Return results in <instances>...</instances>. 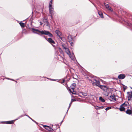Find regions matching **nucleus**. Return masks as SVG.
I'll return each mask as SVG.
<instances>
[{"label": "nucleus", "instance_id": "nucleus-1", "mask_svg": "<svg viewBox=\"0 0 132 132\" xmlns=\"http://www.w3.org/2000/svg\"><path fill=\"white\" fill-rule=\"evenodd\" d=\"M76 86V84L73 83L72 84L69 89V91L70 93H71L73 94H76V92L74 91V89Z\"/></svg>", "mask_w": 132, "mask_h": 132}, {"label": "nucleus", "instance_id": "nucleus-2", "mask_svg": "<svg viewBox=\"0 0 132 132\" xmlns=\"http://www.w3.org/2000/svg\"><path fill=\"white\" fill-rule=\"evenodd\" d=\"M52 1L51 0L50 2L49 3V11L50 13L52 15L53 14H54V9L53 7H52Z\"/></svg>", "mask_w": 132, "mask_h": 132}, {"label": "nucleus", "instance_id": "nucleus-3", "mask_svg": "<svg viewBox=\"0 0 132 132\" xmlns=\"http://www.w3.org/2000/svg\"><path fill=\"white\" fill-rule=\"evenodd\" d=\"M32 32L34 33L37 34L40 36H42L41 34H43L44 32L43 30L40 31L38 29L34 28L32 29Z\"/></svg>", "mask_w": 132, "mask_h": 132}, {"label": "nucleus", "instance_id": "nucleus-4", "mask_svg": "<svg viewBox=\"0 0 132 132\" xmlns=\"http://www.w3.org/2000/svg\"><path fill=\"white\" fill-rule=\"evenodd\" d=\"M94 80L95 81L92 83L93 85L94 86H97L98 87L100 85V82L98 80L96 79H94Z\"/></svg>", "mask_w": 132, "mask_h": 132}, {"label": "nucleus", "instance_id": "nucleus-5", "mask_svg": "<svg viewBox=\"0 0 132 132\" xmlns=\"http://www.w3.org/2000/svg\"><path fill=\"white\" fill-rule=\"evenodd\" d=\"M44 37L53 46L55 47V46L53 45V44H55V42L51 38H48V39H47L45 36H44Z\"/></svg>", "mask_w": 132, "mask_h": 132}, {"label": "nucleus", "instance_id": "nucleus-6", "mask_svg": "<svg viewBox=\"0 0 132 132\" xmlns=\"http://www.w3.org/2000/svg\"><path fill=\"white\" fill-rule=\"evenodd\" d=\"M43 34L48 35L50 37H52L53 36V35L50 33V32L45 30H44Z\"/></svg>", "mask_w": 132, "mask_h": 132}, {"label": "nucleus", "instance_id": "nucleus-7", "mask_svg": "<svg viewBox=\"0 0 132 132\" xmlns=\"http://www.w3.org/2000/svg\"><path fill=\"white\" fill-rule=\"evenodd\" d=\"M68 41L72 46V44L73 43V39L72 38L71 36H68Z\"/></svg>", "mask_w": 132, "mask_h": 132}, {"label": "nucleus", "instance_id": "nucleus-8", "mask_svg": "<svg viewBox=\"0 0 132 132\" xmlns=\"http://www.w3.org/2000/svg\"><path fill=\"white\" fill-rule=\"evenodd\" d=\"M127 97L128 100H132V92L130 93L129 92H128L127 93Z\"/></svg>", "mask_w": 132, "mask_h": 132}, {"label": "nucleus", "instance_id": "nucleus-9", "mask_svg": "<svg viewBox=\"0 0 132 132\" xmlns=\"http://www.w3.org/2000/svg\"><path fill=\"white\" fill-rule=\"evenodd\" d=\"M110 97L111 98L109 99L111 101L114 102L117 100L116 98L115 97V95L114 94L111 95Z\"/></svg>", "mask_w": 132, "mask_h": 132}, {"label": "nucleus", "instance_id": "nucleus-10", "mask_svg": "<svg viewBox=\"0 0 132 132\" xmlns=\"http://www.w3.org/2000/svg\"><path fill=\"white\" fill-rule=\"evenodd\" d=\"M55 32L57 34V36L59 38L62 39V37H60V36L61 34V32L58 30H56L55 31Z\"/></svg>", "mask_w": 132, "mask_h": 132}, {"label": "nucleus", "instance_id": "nucleus-11", "mask_svg": "<svg viewBox=\"0 0 132 132\" xmlns=\"http://www.w3.org/2000/svg\"><path fill=\"white\" fill-rule=\"evenodd\" d=\"M43 127L46 129L48 130L49 131H52L53 130V129L52 128H50L49 126L46 125H44Z\"/></svg>", "mask_w": 132, "mask_h": 132}, {"label": "nucleus", "instance_id": "nucleus-12", "mask_svg": "<svg viewBox=\"0 0 132 132\" xmlns=\"http://www.w3.org/2000/svg\"><path fill=\"white\" fill-rule=\"evenodd\" d=\"M125 77V74H121L119 75L118 76V78L119 79H123Z\"/></svg>", "mask_w": 132, "mask_h": 132}, {"label": "nucleus", "instance_id": "nucleus-13", "mask_svg": "<svg viewBox=\"0 0 132 132\" xmlns=\"http://www.w3.org/2000/svg\"><path fill=\"white\" fill-rule=\"evenodd\" d=\"M65 50L66 53L68 54L70 57L71 58V56H70V52L69 51V49L68 48H67L66 49H65Z\"/></svg>", "mask_w": 132, "mask_h": 132}, {"label": "nucleus", "instance_id": "nucleus-14", "mask_svg": "<svg viewBox=\"0 0 132 132\" xmlns=\"http://www.w3.org/2000/svg\"><path fill=\"white\" fill-rule=\"evenodd\" d=\"M99 87H100L101 89L105 90L106 88H107V87L106 86L104 85H100Z\"/></svg>", "mask_w": 132, "mask_h": 132}, {"label": "nucleus", "instance_id": "nucleus-15", "mask_svg": "<svg viewBox=\"0 0 132 132\" xmlns=\"http://www.w3.org/2000/svg\"><path fill=\"white\" fill-rule=\"evenodd\" d=\"M104 5L105 6L106 8L108 10H109L111 11H112V10H111V7L109 6V5L108 4H106L105 3Z\"/></svg>", "mask_w": 132, "mask_h": 132}, {"label": "nucleus", "instance_id": "nucleus-16", "mask_svg": "<svg viewBox=\"0 0 132 132\" xmlns=\"http://www.w3.org/2000/svg\"><path fill=\"white\" fill-rule=\"evenodd\" d=\"M125 108L122 105H121L120 106L119 110L121 111H125Z\"/></svg>", "mask_w": 132, "mask_h": 132}, {"label": "nucleus", "instance_id": "nucleus-17", "mask_svg": "<svg viewBox=\"0 0 132 132\" xmlns=\"http://www.w3.org/2000/svg\"><path fill=\"white\" fill-rule=\"evenodd\" d=\"M132 113V111L131 110H130V109H128L126 111V113L128 114H131Z\"/></svg>", "mask_w": 132, "mask_h": 132}, {"label": "nucleus", "instance_id": "nucleus-18", "mask_svg": "<svg viewBox=\"0 0 132 132\" xmlns=\"http://www.w3.org/2000/svg\"><path fill=\"white\" fill-rule=\"evenodd\" d=\"M98 14L100 15V16L102 18H103V15L102 13V12L101 11H98Z\"/></svg>", "mask_w": 132, "mask_h": 132}, {"label": "nucleus", "instance_id": "nucleus-19", "mask_svg": "<svg viewBox=\"0 0 132 132\" xmlns=\"http://www.w3.org/2000/svg\"><path fill=\"white\" fill-rule=\"evenodd\" d=\"M6 122V123L7 124H12L14 122L13 120L9 121Z\"/></svg>", "mask_w": 132, "mask_h": 132}, {"label": "nucleus", "instance_id": "nucleus-20", "mask_svg": "<svg viewBox=\"0 0 132 132\" xmlns=\"http://www.w3.org/2000/svg\"><path fill=\"white\" fill-rule=\"evenodd\" d=\"M99 100L103 102H105V100L102 97H100Z\"/></svg>", "mask_w": 132, "mask_h": 132}, {"label": "nucleus", "instance_id": "nucleus-21", "mask_svg": "<svg viewBox=\"0 0 132 132\" xmlns=\"http://www.w3.org/2000/svg\"><path fill=\"white\" fill-rule=\"evenodd\" d=\"M127 104H129L127 102H125L123 104L121 105H122L123 107L126 106L127 105Z\"/></svg>", "mask_w": 132, "mask_h": 132}, {"label": "nucleus", "instance_id": "nucleus-22", "mask_svg": "<svg viewBox=\"0 0 132 132\" xmlns=\"http://www.w3.org/2000/svg\"><path fill=\"white\" fill-rule=\"evenodd\" d=\"M19 24L23 28L25 26L24 23L21 22L19 23Z\"/></svg>", "mask_w": 132, "mask_h": 132}, {"label": "nucleus", "instance_id": "nucleus-23", "mask_svg": "<svg viewBox=\"0 0 132 132\" xmlns=\"http://www.w3.org/2000/svg\"><path fill=\"white\" fill-rule=\"evenodd\" d=\"M82 95L84 96H86L87 94L86 93L84 92H82Z\"/></svg>", "mask_w": 132, "mask_h": 132}, {"label": "nucleus", "instance_id": "nucleus-24", "mask_svg": "<svg viewBox=\"0 0 132 132\" xmlns=\"http://www.w3.org/2000/svg\"><path fill=\"white\" fill-rule=\"evenodd\" d=\"M62 46L63 47V48L65 50L67 48L65 44H63Z\"/></svg>", "mask_w": 132, "mask_h": 132}, {"label": "nucleus", "instance_id": "nucleus-25", "mask_svg": "<svg viewBox=\"0 0 132 132\" xmlns=\"http://www.w3.org/2000/svg\"><path fill=\"white\" fill-rule=\"evenodd\" d=\"M104 93V95L106 96H108V93L107 92H105Z\"/></svg>", "mask_w": 132, "mask_h": 132}, {"label": "nucleus", "instance_id": "nucleus-26", "mask_svg": "<svg viewBox=\"0 0 132 132\" xmlns=\"http://www.w3.org/2000/svg\"><path fill=\"white\" fill-rule=\"evenodd\" d=\"M72 102H71L69 104V107H68V110L66 112V113H67V112H68V111L69 110V109L71 105V104H72Z\"/></svg>", "mask_w": 132, "mask_h": 132}, {"label": "nucleus", "instance_id": "nucleus-27", "mask_svg": "<svg viewBox=\"0 0 132 132\" xmlns=\"http://www.w3.org/2000/svg\"><path fill=\"white\" fill-rule=\"evenodd\" d=\"M43 20L44 22H45L46 23L48 22L47 19H46L44 18Z\"/></svg>", "mask_w": 132, "mask_h": 132}, {"label": "nucleus", "instance_id": "nucleus-28", "mask_svg": "<svg viewBox=\"0 0 132 132\" xmlns=\"http://www.w3.org/2000/svg\"><path fill=\"white\" fill-rule=\"evenodd\" d=\"M111 108V107H108L106 108L105 110L107 111L109 110Z\"/></svg>", "mask_w": 132, "mask_h": 132}, {"label": "nucleus", "instance_id": "nucleus-29", "mask_svg": "<svg viewBox=\"0 0 132 132\" xmlns=\"http://www.w3.org/2000/svg\"><path fill=\"white\" fill-rule=\"evenodd\" d=\"M95 108L96 110L99 109V106H95Z\"/></svg>", "mask_w": 132, "mask_h": 132}, {"label": "nucleus", "instance_id": "nucleus-30", "mask_svg": "<svg viewBox=\"0 0 132 132\" xmlns=\"http://www.w3.org/2000/svg\"><path fill=\"white\" fill-rule=\"evenodd\" d=\"M28 116L29 118H30L33 121H34L36 123V122L35 121H34V120L31 118L29 116Z\"/></svg>", "mask_w": 132, "mask_h": 132}, {"label": "nucleus", "instance_id": "nucleus-31", "mask_svg": "<svg viewBox=\"0 0 132 132\" xmlns=\"http://www.w3.org/2000/svg\"><path fill=\"white\" fill-rule=\"evenodd\" d=\"M46 23H47L46 25L47 26H48V27H50V24H49V23L48 22H46Z\"/></svg>", "mask_w": 132, "mask_h": 132}, {"label": "nucleus", "instance_id": "nucleus-32", "mask_svg": "<svg viewBox=\"0 0 132 132\" xmlns=\"http://www.w3.org/2000/svg\"><path fill=\"white\" fill-rule=\"evenodd\" d=\"M104 107L103 106H99V109H102Z\"/></svg>", "mask_w": 132, "mask_h": 132}, {"label": "nucleus", "instance_id": "nucleus-33", "mask_svg": "<svg viewBox=\"0 0 132 132\" xmlns=\"http://www.w3.org/2000/svg\"><path fill=\"white\" fill-rule=\"evenodd\" d=\"M75 101H76V100L75 99H72L71 100V102H72Z\"/></svg>", "mask_w": 132, "mask_h": 132}, {"label": "nucleus", "instance_id": "nucleus-34", "mask_svg": "<svg viewBox=\"0 0 132 132\" xmlns=\"http://www.w3.org/2000/svg\"><path fill=\"white\" fill-rule=\"evenodd\" d=\"M128 26H132V24L131 23H128Z\"/></svg>", "mask_w": 132, "mask_h": 132}, {"label": "nucleus", "instance_id": "nucleus-35", "mask_svg": "<svg viewBox=\"0 0 132 132\" xmlns=\"http://www.w3.org/2000/svg\"><path fill=\"white\" fill-rule=\"evenodd\" d=\"M52 15L51 14V18H52V19L53 18V16H52Z\"/></svg>", "mask_w": 132, "mask_h": 132}, {"label": "nucleus", "instance_id": "nucleus-36", "mask_svg": "<svg viewBox=\"0 0 132 132\" xmlns=\"http://www.w3.org/2000/svg\"><path fill=\"white\" fill-rule=\"evenodd\" d=\"M42 23L41 22H40V24H41V25H42Z\"/></svg>", "mask_w": 132, "mask_h": 132}, {"label": "nucleus", "instance_id": "nucleus-37", "mask_svg": "<svg viewBox=\"0 0 132 132\" xmlns=\"http://www.w3.org/2000/svg\"><path fill=\"white\" fill-rule=\"evenodd\" d=\"M59 57H60V55H59V56H58V58H59Z\"/></svg>", "mask_w": 132, "mask_h": 132}, {"label": "nucleus", "instance_id": "nucleus-38", "mask_svg": "<svg viewBox=\"0 0 132 132\" xmlns=\"http://www.w3.org/2000/svg\"><path fill=\"white\" fill-rule=\"evenodd\" d=\"M63 59V57H62V59H61V60H62Z\"/></svg>", "mask_w": 132, "mask_h": 132}, {"label": "nucleus", "instance_id": "nucleus-39", "mask_svg": "<svg viewBox=\"0 0 132 132\" xmlns=\"http://www.w3.org/2000/svg\"><path fill=\"white\" fill-rule=\"evenodd\" d=\"M64 80H63V82H64Z\"/></svg>", "mask_w": 132, "mask_h": 132}, {"label": "nucleus", "instance_id": "nucleus-40", "mask_svg": "<svg viewBox=\"0 0 132 132\" xmlns=\"http://www.w3.org/2000/svg\"><path fill=\"white\" fill-rule=\"evenodd\" d=\"M11 79V80H13V79Z\"/></svg>", "mask_w": 132, "mask_h": 132}, {"label": "nucleus", "instance_id": "nucleus-41", "mask_svg": "<svg viewBox=\"0 0 132 132\" xmlns=\"http://www.w3.org/2000/svg\"><path fill=\"white\" fill-rule=\"evenodd\" d=\"M7 79H10L9 78H7Z\"/></svg>", "mask_w": 132, "mask_h": 132}, {"label": "nucleus", "instance_id": "nucleus-42", "mask_svg": "<svg viewBox=\"0 0 132 132\" xmlns=\"http://www.w3.org/2000/svg\"><path fill=\"white\" fill-rule=\"evenodd\" d=\"M52 80L54 81V80H54V79H52Z\"/></svg>", "mask_w": 132, "mask_h": 132}, {"label": "nucleus", "instance_id": "nucleus-43", "mask_svg": "<svg viewBox=\"0 0 132 132\" xmlns=\"http://www.w3.org/2000/svg\"><path fill=\"white\" fill-rule=\"evenodd\" d=\"M63 121H62V122H61V123H62V122Z\"/></svg>", "mask_w": 132, "mask_h": 132}, {"label": "nucleus", "instance_id": "nucleus-44", "mask_svg": "<svg viewBox=\"0 0 132 132\" xmlns=\"http://www.w3.org/2000/svg\"><path fill=\"white\" fill-rule=\"evenodd\" d=\"M18 119H19V118L17 119H16V120H18Z\"/></svg>", "mask_w": 132, "mask_h": 132}, {"label": "nucleus", "instance_id": "nucleus-45", "mask_svg": "<svg viewBox=\"0 0 132 132\" xmlns=\"http://www.w3.org/2000/svg\"><path fill=\"white\" fill-rule=\"evenodd\" d=\"M131 89H132V87L131 88Z\"/></svg>", "mask_w": 132, "mask_h": 132}]
</instances>
